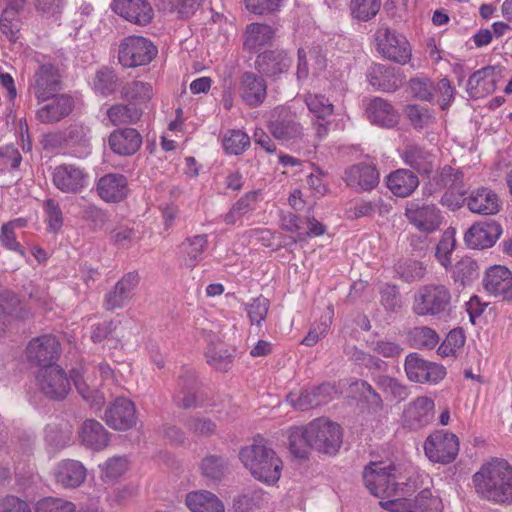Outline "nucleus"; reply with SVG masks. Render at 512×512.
I'll list each match as a JSON object with an SVG mask.
<instances>
[{"mask_svg":"<svg viewBox=\"0 0 512 512\" xmlns=\"http://www.w3.org/2000/svg\"><path fill=\"white\" fill-rule=\"evenodd\" d=\"M461 185H464L462 172L451 166H444L440 172L431 179L427 189L429 195H431L442 190L456 189Z\"/></svg>","mask_w":512,"mask_h":512,"instance_id":"a19ab883","label":"nucleus"},{"mask_svg":"<svg viewBox=\"0 0 512 512\" xmlns=\"http://www.w3.org/2000/svg\"><path fill=\"white\" fill-rule=\"evenodd\" d=\"M376 51L385 59L405 65L412 57V47L407 38L389 26L382 24L374 33Z\"/></svg>","mask_w":512,"mask_h":512,"instance_id":"20e7f679","label":"nucleus"},{"mask_svg":"<svg viewBox=\"0 0 512 512\" xmlns=\"http://www.w3.org/2000/svg\"><path fill=\"white\" fill-rule=\"evenodd\" d=\"M186 505L192 512H224L221 500L206 490L192 491L186 496Z\"/></svg>","mask_w":512,"mask_h":512,"instance_id":"58836bf2","label":"nucleus"},{"mask_svg":"<svg viewBox=\"0 0 512 512\" xmlns=\"http://www.w3.org/2000/svg\"><path fill=\"white\" fill-rule=\"evenodd\" d=\"M275 32L273 28L267 24L252 23L247 26L244 33V49L252 52L262 46L271 44Z\"/></svg>","mask_w":512,"mask_h":512,"instance_id":"ea45409f","label":"nucleus"},{"mask_svg":"<svg viewBox=\"0 0 512 512\" xmlns=\"http://www.w3.org/2000/svg\"><path fill=\"white\" fill-rule=\"evenodd\" d=\"M97 191L104 201L119 202L127 195L126 177L118 173L106 174L99 179Z\"/></svg>","mask_w":512,"mask_h":512,"instance_id":"f704fd0d","label":"nucleus"},{"mask_svg":"<svg viewBox=\"0 0 512 512\" xmlns=\"http://www.w3.org/2000/svg\"><path fill=\"white\" fill-rule=\"evenodd\" d=\"M366 115L371 123L384 128H393L399 122V114L393 105L380 97L369 101Z\"/></svg>","mask_w":512,"mask_h":512,"instance_id":"c756f323","label":"nucleus"},{"mask_svg":"<svg viewBox=\"0 0 512 512\" xmlns=\"http://www.w3.org/2000/svg\"><path fill=\"white\" fill-rule=\"evenodd\" d=\"M153 96L152 86L143 81L134 80L126 83L121 89V97L130 104L137 106L147 103Z\"/></svg>","mask_w":512,"mask_h":512,"instance_id":"c03bdc74","label":"nucleus"},{"mask_svg":"<svg viewBox=\"0 0 512 512\" xmlns=\"http://www.w3.org/2000/svg\"><path fill=\"white\" fill-rule=\"evenodd\" d=\"M351 390L359 398L376 409L383 408V399L380 394L365 380H357L351 384Z\"/></svg>","mask_w":512,"mask_h":512,"instance_id":"4d7b16f0","label":"nucleus"},{"mask_svg":"<svg viewBox=\"0 0 512 512\" xmlns=\"http://www.w3.org/2000/svg\"><path fill=\"white\" fill-rule=\"evenodd\" d=\"M156 46L142 36H128L119 45L118 60L124 67L149 64L157 55Z\"/></svg>","mask_w":512,"mask_h":512,"instance_id":"0eeeda50","label":"nucleus"},{"mask_svg":"<svg viewBox=\"0 0 512 512\" xmlns=\"http://www.w3.org/2000/svg\"><path fill=\"white\" fill-rule=\"evenodd\" d=\"M344 181L356 190L366 191L373 189L378 184L379 173L370 164L358 163L345 170Z\"/></svg>","mask_w":512,"mask_h":512,"instance_id":"c85d7f7f","label":"nucleus"},{"mask_svg":"<svg viewBox=\"0 0 512 512\" xmlns=\"http://www.w3.org/2000/svg\"><path fill=\"white\" fill-rule=\"evenodd\" d=\"M88 175L80 167L72 164L56 166L52 173V181L63 193L77 194L87 186Z\"/></svg>","mask_w":512,"mask_h":512,"instance_id":"f3484780","label":"nucleus"},{"mask_svg":"<svg viewBox=\"0 0 512 512\" xmlns=\"http://www.w3.org/2000/svg\"><path fill=\"white\" fill-rule=\"evenodd\" d=\"M108 144L115 154L131 156L140 149L142 136L134 128L116 129L109 135Z\"/></svg>","mask_w":512,"mask_h":512,"instance_id":"cd10ccee","label":"nucleus"},{"mask_svg":"<svg viewBox=\"0 0 512 512\" xmlns=\"http://www.w3.org/2000/svg\"><path fill=\"white\" fill-rule=\"evenodd\" d=\"M477 263L469 258L464 257L458 261L453 269V278L456 282L465 285L477 275Z\"/></svg>","mask_w":512,"mask_h":512,"instance_id":"338daca9","label":"nucleus"},{"mask_svg":"<svg viewBox=\"0 0 512 512\" xmlns=\"http://www.w3.org/2000/svg\"><path fill=\"white\" fill-rule=\"evenodd\" d=\"M118 78L115 72L109 67H102L95 74L93 89L95 92L107 96L112 94L117 85Z\"/></svg>","mask_w":512,"mask_h":512,"instance_id":"5fc2aeb1","label":"nucleus"},{"mask_svg":"<svg viewBox=\"0 0 512 512\" xmlns=\"http://www.w3.org/2000/svg\"><path fill=\"white\" fill-rule=\"evenodd\" d=\"M374 382L383 393L390 395L393 399L403 401L409 396L408 387L400 383L396 378L379 375L374 378Z\"/></svg>","mask_w":512,"mask_h":512,"instance_id":"603ef678","label":"nucleus"},{"mask_svg":"<svg viewBox=\"0 0 512 512\" xmlns=\"http://www.w3.org/2000/svg\"><path fill=\"white\" fill-rule=\"evenodd\" d=\"M99 373L102 380H109L113 378V370L107 364H99L98 366H87L74 368L71 370L70 378L73 380L78 393L86 401L92 404H101L103 396L99 394V385L95 374Z\"/></svg>","mask_w":512,"mask_h":512,"instance_id":"423d86ee","label":"nucleus"},{"mask_svg":"<svg viewBox=\"0 0 512 512\" xmlns=\"http://www.w3.org/2000/svg\"><path fill=\"white\" fill-rule=\"evenodd\" d=\"M307 433L310 436L312 448L325 454H335L342 444L341 427L325 418L310 422Z\"/></svg>","mask_w":512,"mask_h":512,"instance_id":"1a4fd4ad","label":"nucleus"},{"mask_svg":"<svg viewBox=\"0 0 512 512\" xmlns=\"http://www.w3.org/2000/svg\"><path fill=\"white\" fill-rule=\"evenodd\" d=\"M332 314L333 311L329 309L328 315L324 316L319 324L310 328L305 338L301 341V344L312 347L325 337L332 322Z\"/></svg>","mask_w":512,"mask_h":512,"instance_id":"774afa93","label":"nucleus"},{"mask_svg":"<svg viewBox=\"0 0 512 512\" xmlns=\"http://www.w3.org/2000/svg\"><path fill=\"white\" fill-rule=\"evenodd\" d=\"M199 469L204 478L213 483H219L225 477L229 463L223 456L207 455L201 460Z\"/></svg>","mask_w":512,"mask_h":512,"instance_id":"37998d69","label":"nucleus"},{"mask_svg":"<svg viewBox=\"0 0 512 512\" xmlns=\"http://www.w3.org/2000/svg\"><path fill=\"white\" fill-rule=\"evenodd\" d=\"M30 315L20 299L12 292H4L0 296V334L18 319H25Z\"/></svg>","mask_w":512,"mask_h":512,"instance_id":"72a5a7b5","label":"nucleus"},{"mask_svg":"<svg viewBox=\"0 0 512 512\" xmlns=\"http://www.w3.org/2000/svg\"><path fill=\"white\" fill-rule=\"evenodd\" d=\"M404 367L408 379L417 383H438L446 375L442 365L426 361L417 353L406 357Z\"/></svg>","mask_w":512,"mask_h":512,"instance_id":"ddd939ff","label":"nucleus"},{"mask_svg":"<svg viewBox=\"0 0 512 512\" xmlns=\"http://www.w3.org/2000/svg\"><path fill=\"white\" fill-rule=\"evenodd\" d=\"M404 112L410 124L414 129L417 130L429 127L435 122V115L433 110L426 106L418 104L408 105L406 106Z\"/></svg>","mask_w":512,"mask_h":512,"instance_id":"8fccbe9b","label":"nucleus"},{"mask_svg":"<svg viewBox=\"0 0 512 512\" xmlns=\"http://www.w3.org/2000/svg\"><path fill=\"white\" fill-rule=\"evenodd\" d=\"M409 339L412 346L418 349H433L439 342L436 331L427 326L413 328L409 333Z\"/></svg>","mask_w":512,"mask_h":512,"instance_id":"864d4df0","label":"nucleus"},{"mask_svg":"<svg viewBox=\"0 0 512 512\" xmlns=\"http://www.w3.org/2000/svg\"><path fill=\"white\" fill-rule=\"evenodd\" d=\"M37 112V119L44 124H53L67 117L74 108L72 97L66 94H57L45 101Z\"/></svg>","mask_w":512,"mask_h":512,"instance_id":"5701e85b","label":"nucleus"},{"mask_svg":"<svg viewBox=\"0 0 512 512\" xmlns=\"http://www.w3.org/2000/svg\"><path fill=\"white\" fill-rule=\"evenodd\" d=\"M207 235H196L185 239L180 248L184 255L185 265L189 268L196 266L205 249L207 248Z\"/></svg>","mask_w":512,"mask_h":512,"instance_id":"a18cd8bd","label":"nucleus"},{"mask_svg":"<svg viewBox=\"0 0 512 512\" xmlns=\"http://www.w3.org/2000/svg\"><path fill=\"white\" fill-rule=\"evenodd\" d=\"M483 287L490 295L507 299L512 289V272L502 265L489 267L483 277Z\"/></svg>","mask_w":512,"mask_h":512,"instance_id":"393cba45","label":"nucleus"},{"mask_svg":"<svg viewBox=\"0 0 512 512\" xmlns=\"http://www.w3.org/2000/svg\"><path fill=\"white\" fill-rule=\"evenodd\" d=\"M459 444V439L454 433L437 430L426 438L424 452L432 462L449 464L456 459Z\"/></svg>","mask_w":512,"mask_h":512,"instance_id":"9d476101","label":"nucleus"},{"mask_svg":"<svg viewBox=\"0 0 512 512\" xmlns=\"http://www.w3.org/2000/svg\"><path fill=\"white\" fill-rule=\"evenodd\" d=\"M496 90V72L491 66L474 72L467 81L466 91L471 98L479 99Z\"/></svg>","mask_w":512,"mask_h":512,"instance_id":"473e14b6","label":"nucleus"},{"mask_svg":"<svg viewBox=\"0 0 512 512\" xmlns=\"http://www.w3.org/2000/svg\"><path fill=\"white\" fill-rule=\"evenodd\" d=\"M61 352V343L53 334H43L32 338L25 349L27 361L42 369L57 366L56 362Z\"/></svg>","mask_w":512,"mask_h":512,"instance_id":"6e6552de","label":"nucleus"},{"mask_svg":"<svg viewBox=\"0 0 512 512\" xmlns=\"http://www.w3.org/2000/svg\"><path fill=\"white\" fill-rule=\"evenodd\" d=\"M405 216L417 229L431 233L438 229L442 223V216L439 209L433 204L420 206L412 201L407 204Z\"/></svg>","mask_w":512,"mask_h":512,"instance_id":"a211bd4d","label":"nucleus"},{"mask_svg":"<svg viewBox=\"0 0 512 512\" xmlns=\"http://www.w3.org/2000/svg\"><path fill=\"white\" fill-rule=\"evenodd\" d=\"M175 405L182 409L198 408L202 401L198 396V385L195 373L185 370L179 377L178 388L173 396Z\"/></svg>","mask_w":512,"mask_h":512,"instance_id":"b1692460","label":"nucleus"},{"mask_svg":"<svg viewBox=\"0 0 512 512\" xmlns=\"http://www.w3.org/2000/svg\"><path fill=\"white\" fill-rule=\"evenodd\" d=\"M268 128L273 137L281 141L297 139L301 137L303 130L296 114L284 106L273 110Z\"/></svg>","mask_w":512,"mask_h":512,"instance_id":"f8f14e48","label":"nucleus"},{"mask_svg":"<svg viewBox=\"0 0 512 512\" xmlns=\"http://www.w3.org/2000/svg\"><path fill=\"white\" fill-rule=\"evenodd\" d=\"M292 59L283 50H268L259 54L255 68L264 76L276 78L289 70Z\"/></svg>","mask_w":512,"mask_h":512,"instance_id":"a878e982","label":"nucleus"},{"mask_svg":"<svg viewBox=\"0 0 512 512\" xmlns=\"http://www.w3.org/2000/svg\"><path fill=\"white\" fill-rule=\"evenodd\" d=\"M36 378L41 393L51 400H63L71 389L70 379L59 365L41 369Z\"/></svg>","mask_w":512,"mask_h":512,"instance_id":"9b49d317","label":"nucleus"},{"mask_svg":"<svg viewBox=\"0 0 512 512\" xmlns=\"http://www.w3.org/2000/svg\"><path fill=\"white\" fill-rule=\"evenodd\" d=\"M207 363L219 371H227L233 361L232 353L222 344H210L205 353Z\"/></svg>","mask_w":512,"mask_h":512,"instance_id":"09e8293b","label":"nucleus"},{"mask_svg":"<svg viewBox=\"0 0 512 512\" xmlns=\"http://www.w3.org/2000/svg\"><path fill=\"white\" fill-rule=\"evenodd\" d=\"M143 114L140 107L132 104L117 103L107 109L106 115L114 126L129 125L138 122Z\"/></svg>","mask_w":512,"mask_h":512,"instance_id":"79ce46f5","label":"nucleus"},{"mask_svg":"<svg viewBox=\"0 0 512 512\" xmlns=\"http://www.w3.org/2000/svg\"><path fill=\"white\" fill-rule=\"evenodd\" d=\"M239 457L255 479L268 485L279 481L282 461L263 438H255L251 445L243 447Z\"/></svg>","mask_w":512,"mask_h":512,"instance_id":"f03ea898","label":"nucleus"},{"mask_svg":"<svg viewBox=\"0 0 512 512\" xmlns=\"http://www.w3.org/2000/svg\"><path fill=\"white\" fill-rule=\"evenodd\" d=\"M367 80L375 89L392 93L403 85L405 75L399 68L387 64L374 63L368 69Z\"/></svg>","mask_w":512,"mask_h":512,"instance_id":"2eb2a0df","label":"nucleus"},{"mask_svg":"<svg viewBox=\"0 0 512 512\" xmlns=\"http://www.w3.org/2000/svg\"><path fill=\"white\" fill-rule=\"evenodd\" d=\"M386 184L394 195L407 197L418 187L419 179L410 170L398 169L388 175Z\"/></svg>","mask_w":512,"mask_h":512,"instance_id":"e433bc0d","label":"nucleus"},{"mask_svg":"<svg viewBox=\"0 0 512 512\" xmlns=\"http://www.w3.org/2000/svg\"><path fill=\"white\" fill-rule=\"evenodd\" d=\"M451 299V292L445 285H423L414 295L412 310L418 316L440 317L448 313Z\"/></svg>","mask_w":512,"mask_h":512,"instance_id":"7ed1b4c3","label":"nucleus"},{"mask_svg":"<svg viewBox=\"0 0 512 512\" xmlns=\"http://www.w3.org/2000/svg\"><path fill=\"white\" fill-rule=\"evenodd\" d=\"M239 95L247 105L259 106L267 95L266 81L253 72H245L240 78Z\"/></svg>","mask_w":512,"mask_h":512,"instance_id":"bb28decb","label":"nucleus"},{"mask_svg":"<svg viewBox=\"0 0 512 512\" xmlns=\"http://www.w3.org/2000/svg\"><path fill=\"white\" fill-rule=\"evenodd\" d=\"M309 111L313 113L317 119L324 120L333 114V104L323 95L307 94L304 99Z\"/></svg>","mask_w":512,"mask_h":512,"instance_id":"052dcab7","label":"nucleus"},{"mask_svg":"<svg viewBox=\"0 0 512 512\" xmlns=\"http://www.w3.org/2000/svg\"><path fill=\"white\" fill-rule=\"evenodd\" d=\"M111 8L125 20L139 26L148 25L154 17L153 8L147 0H113Z\"/></svg>","mask_w":512,"mask_h":512,"instance_id":"aec40b11","label":"nucleus"},{"mask_svg":"<svg viewBox=\"0 0 512 512\" xmlns=\"http://www.w3.org/2000/svg\"><path fill=\"white\" fill-rule=\"evenodd\" d=\"M0 29L9 41L15 42L18 39L19 20L14 8L4 10L0 18Z\"/></svg>","mask_w":512,"mask_h":512,"instance_id":"e2e57ef3","label":"nucleus"},{"mask_svg":"<svg viewBox=\"0 0 512 512\" xmlns=\"http://www.w3.org/2000/svg\"><path fill=\"white\" fill-rule=\"evenodd\" d=\"M184 427L196 438H209L217 432V424L212 419L198 414L187 417Z\"/></svg>","mask_w":512,"mask_h":512,"instance_id":"49530a36","label":"nucleus"},{"mask_svg":"<svg viewBox=\"0 0 512 512\" xmlns=\"http://www.w3.org/2000/svg\"><path fill=\"white\" fill-rule=\"evenodd\" d=\"M80 438L85 446L96 451L104 449L109 442L107 430L100 422L94 419H88L83 422Z\"/></svg>","mask_w":512,"mask_h":512,"instance_id":"4c0bfd02","label":"nucleus"},{"mask_svg":"<svg viewBox=\"0 0 512 512\" xmlns=\"http://www.w3.org/2000/svg\"><path fill=\"white\" fill-rule=\"evenodd\" d=\"M86 468L77 460L64 459L54 470L55 481L64 488L80 486L86 478Z\"/></svg>","mask_w":512,"mask_h":512,"instance_id":"2f4dec72","label":"nucleus"},{"mask_svg":"<svg viewBox=\"0 0 512 512\" xmlns=\"http://www.w3.org/2000/svg\"><path fill=\"white\" fill-rule=\"evenodd\" d=\"M395 271L403 281L411 283L424 278L426 266L418 260L404 258L395 265Z\"/></svg>","mask_w":512,"mask_h":512,"instance_id":"de8ad7c7","label":"nucleus"},{"mask_svg":"<svg viewBox=\"0 0 512 512\" xmlns=\"http://www.w3.org/2000/svg\"><path fill=\"white\" fill-rule=\"evenodd\" d=\"M308 425L305 427H294L289 433V448L296 457L304 458L312 448L310 436L307 433Z\"/></svg>","mask_w":512,"mask_h":512,"instance_id":"3c124183","label":"nucleus"},{"mask_svg":"<svg viewBox=\"0 0 512 512\" xmlns=\"http://www.w3.org/2000/svg\"><path fill=\"white\" fill-rule=\"evenodd\" d=\"M466 205L472 213L494 215L500 211L501 203L498 195L491 189L482 187L473 190L466 197Z\"/></svg>","mask_w":512,"mask_h":512,"instance_id":"7c9ffc66","label":"nucleus"},{"mask_svg":"<svg viewBox=\"0 0 512 512\" xmlns=\"http://www.w3.org/2000/svg\"><path fill=\"white\" fill-rule=\"evenodd\" d=\"M476 492L497 504L512 505V466L504 459H492L473 475Z\"/></svg>","mask_w":512,"mask_h":512,"instance_id":"f257e3e1","label":"nucleus"},{"mask_svg":"<svg viewBox=\"0 0 512 512\" xmlns=\"http://www.w3.org/2000/svg\"><path fill=\"white\" fill-rule=\"evenodd\" d=\"M455 248V230L453 228H448L442 235L441 240L439 241L436 247L435 256L440 262L442 266L447 268L450 263V255Z\"/></svg>","mask_w":512,"mask_h":512,"instance_id":"680f3d73","label":"nucleus"},{"mask_svg":"<svg viewBox=\"0 0 512 512\" xmlns=\"http://www.w3.org/2000/svg\"><path fill=\"white\" fill-rule=\"evenodd\" d=\"M30 88L39 103L57 95L61 89L58 69L50 64L40 66L34 74Z\"/></svg>","mask_w":512,"mask_h":512,"instance_id":"6ab92c4d","label":"nucleus"},{"mask_svg":"<svg viewBox=\"0 0 512 512\" xmlns=\"http://www.w3.org/2000/svg\"><path fill=\"white\" fill-rule=\"evenodd\" d=\"M104 420L112 429L120 431L131 429L136 424L134 403L125 397L116 398L106 408Z\"/></svg>","mask_w":512,"mask_h":512,"instance_id":"dca6fc26","label":"nucleus"},{"mask_svg":"<svg viewBox=\"0 0 512 512\" xmlns=\"http://www.w3.org/2000/svg\"><path fill=\"white\" fill-rule=\"evenodd\" d=\"M381 7V0H351L350 10L353 18L369 21L374 18Z\"/></svg>","mask_w":512,"mask_h":512,"instance_id":"13d9d810","label":"nucleus"},{"mask_svg":"<svg viewBox=\"0 0 512 512\" xmlns=\"http://www.w3.org/2000/svg\"><path fill=\"white\" fill-rule=\"evenodd\" d=\"M263 495L260 489L248 491L234 499L233 507L237 512H250L260 506Z\"/></svg>","mask_w":512,"mask_h":512,"instance_id":"0e129e2a","label":"nucleus"},{"mask_svg":"<svg viewBox=\"0 0 512 512\" xmlns=\"http://www.w3.org/2000/svg\"><path fill=\"white\" fill-rule=\"evenodd\" d=\"M140 281L135 271L128 272L115 284L114 288L105 295L104 307L108 311L123 308L133 297L134 290Z\"/></svg>","mask_w":512,"mask_h":512,"instance_id":"4be33fe9","label":"nucleus"},{"mask_svg":"<svg viewBox=\"0 0 512 512\" xmlns=\"http://www.w3.org/2000/svg\"><path fill=\"white\" fill-rule=\"evenodd\" d=\"M363 479L367 489L376 497L395 496L399 489L397 469L392 463L372 462L365 467Z\"/></svg>","mask_w":512,"mask_h":512,"instance_id":"39448f33","label":"nucleus"},{"mask_svg":"<svg viewBox=\"0 0 512 512\" xmlns=\"http://www.w3.org/2000/svg\"><path fill=\"white\" fill-rule=\"evenodd\" d=\"M71 501L57 497H46L37 502L36 512H75Z\"/></svg>","mask_w":512,"mask_h":512,"instance_id":"69168bd1","label":"nucleus"},{"mask_svg":"<svg viewBox=\"0 0 512 512\" xmlns=\"http://www.w3.org/2000/svg\"><path fill=\"white\" fill-rule=\"evenodd\" d=\"M414 512H441L442 500L433 496L429 489H424L412 499Z\"/></svg>","mask_w":512,"mask_h":512,"instance_id":"bf43d9fd","label":"nucleus"},{"mask_svg":"<svg viewBox=\"0 0 512 512\" xmlns=\"http://www.w3.org/2000/svg\"><path fill=\"white\" fill-rule=\"evenodd\" d=\"M222 142L228 154L240 155L249 147L250 138L241 130H229L224 135Z\"/></svg>","mask_w":512,"mask_h":512,"instance_id":"6e6d98bb","label":"nucleus"},{"mask_svg":"<svg viewBox=\"0 0 512 512\" xmlns=\"http://www.w3.org/2000/svg\"><path fill=\"white\" fill-rule=\"evenodd\" d=\"M434 408L435 403L430 397L415 398L403 410V426L416 431L429 425L434 419Z\"/></svg>","mask_w":512,"mask_h":512,"instance_id":"4468645a","label":"nucleus"},{"mask_svg":"<svg viewBox=\"0 0 512 512\" xmlns=\"http://www.w3.org/2000/svg\"><path fill=\"white\" fill-rule=\"evenodd\" d=\"M404 163L420 174H430L434 169V155L425 148L410 144L402 153Z\"/></svg>","mask_w":512,"mask_h":512,"instance_id":"c9c22d12","label":"nucleus"},{"mask_svg":"<svg viewBox=\"0 0 512 512\" xmlns=\"http://www.w3.org/2000/svg\"><path fill=\"white\" fill-rule=\"evenodd\" d=\"M502 233L499 223L494 220L481 221L473 224L465 233L466 245L473 249L492 247Z\"/></svg>","mask_w":512,"mask_h":512,"instance_id":"412c9836","label":"nucleus"}]
</instances>
